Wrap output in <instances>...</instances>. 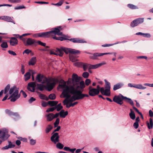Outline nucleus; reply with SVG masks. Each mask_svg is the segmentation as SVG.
<instances>
[{
	"instance_id": "30",
	"label": "nucleus",
	"mask_w": 153,
	"mask_h": 153,
	"mask_svg": "<svg viewBox=\"0 0 153 153\" xmlns=\"http://www.w3.org/2000/svg\"><path fill=\"white\" fill-rule=\"evenodd\" d=\"M58 103V101H48V104L50 105L51 106H55Z\"/></svg>"
},
{
	"instance_id": "41",
	"label": "nucleus",
	"mask_w": 153,
	"mask_h": 153,
	"mask_svg": "<svg viewBox=\"0 0 153 153\" xmlns=\"http://www.w3.org/2000/svg\"><path fill=\"white\" fill-rule=\"evenodd\" d=\"M64 1L63 0H61L58 3L56 4L52 3L51 4L53 5L57 6H61L63 3Z\"/></svg>"
},
{
	"instance_id": "61",
	"label": "nucleus",
	"mask_w": 153,
	"mask_h": 153,
	"mask_svg": "<svg viewBox=\"0 0 153 153\" xmlns=\"http://www.w3.org/2000/svg\"><path fill=\"white\" fill-rule=\"evenodd\" d=\"M21 71L22 72V74H24L25 72V66L23 64H21Z\"/></svg>"
},
{
	"instance_id": "22",
	"label": "nucleus",
	"mask_w": 153,
	"mask_h": 153,
	"mask_svg": "<svg viewBox=\"0 0 153 153\" xmlns=\"http://www.w3.org/2000/svg\"><path fill=\"white\" fill-rule=\"evenodd\" d=\"M79 93V97H80V100L83 99L85 97H89V94L88 95L86 94H83L82 93V91L80 90H78V91H77Z\"/></svg>"
},
{
	"instance_id": "47",
	"label": "nucleus",
	"mask_w": 153,
	"mask_h": 153,
	"mask_svg": "<svg viewBox=\"0 0 153 153\" xmlns=\"http://www.w3.org/2000/svg\"><path fill=\"white\" fill-rule=\"evenodd\" d=\"M128 7L132 9H135L137 8V7L136 6L130 4H128Z\"/></svg>"
},
{
	"instance_id": "16",
	"label": "nucleus",
	"mask_w": 153,
	"mask_h": 153,
	"mask_svg": "<svg viewBox=\"0 0 153 153\" xmlns=\"http://www.w3.org/2000/svg\"><path fill=\"white\" fill-rule=\"evenodd\" d=\"M63 112V111H61L59 113H56L55 114H53V118L54 119L57 117L59 115H60V116L61 117H62V118H65V117L68 115V113L67 111H66L65 113V114H64V115H62V114Z\"/></svg>"
},
{
	"instance_id": "3",
	"label": "nucleus",
	"mask_w": 153,
	"mask_h": 153,
	"mask_svg": "<svg viewBox=\"0 0 153 153\" xmlns=\"http://www.w3.org/2000/svg\"><path fill=\"white\" fill-rule=\"evenodd\" d=\"M56 51L60 53V56H63L64 52L67 54L68 53L73 54H79L80 53V51L79 50L64 47H61L60 48H56Z\"/></svg>"
},
{
	"instance_id": "23",
	"label": "nucleus",
	"mask_w": 153,
	"mask_h": 153,
	"mask_svg": "<svg viewBox=\"0 0 153 153\" xmlns=\"http://www.w3.org/2000/svg\"><path fill=\"white\" fill-rule=\"evenodd\" d=\"M16 91H18V95H19L18 89L15 86H14L10 88L9 92V94H12L14 92H15Z\"/></svg>"
},
{
	"instance_id": "11",
	"label": "nucleus",
	"mask_w": 153,
	"mask_h": 153,
	"mask_svg": "<svg viewBox=\"0 0 153 153\" xmlns=\"http://www.w3.org/2000/svg\"><path fill=\"white\" fill-rule=\"evenodd\" d=\"M20 97V95H18V91H16L15 92H14L12 94H11L8 99H10V100L11 102H14Z\"/></svg>"
},
{
	"instance_id": "25",
	"label": "nucleus",
	"mask_w": 153,
	"mask_h": 153,
	"mask_svg": "<svg viewBox=\"0 0 153 153\" xmlns=\"http://www.w3.org/2000/svg\"><path fill=\"white\" fill-rule=\"evenodd\" d=\"M122 97L123 99H125L124 100H125L127 102L129 103L133 107L134 106V103L131 99L127 98L126 97Z\"/></svg>"
},
{
	"instance_id": "59",
	"label": "nucleus",
	"mask_w": 153,
	"mask_h": 153,
	"mask_svg": "<svg viewBox=\"0 0 153 153\" xmlns=\"http://www.w3.org/2000/svg\"><path fill=\"white\" fill-rule=\"evenodd\" d=\"M12 115L18 118L19 119L20 117V116L18 113L17 112H12Z\"/></svg>"
},
{
	"instance_id": "26",
	"label": "nucleus",
	"mask_w": 153,
	"mask_h": 153,
	"mask_svg": "<svg viewBox=\"0 0 153 153\" xmlns=\"http://www.w3.org/2000/svg\"><path fill=\"white\" fill-rule=\"evenodd\" d=\"M46 117L48 121H51L54 119L53 114L52 113L48 114L46 115Z\"/></svg>"
},
{
	"instance_id": "8",
	"label": "nucleus",
	"mask_w": 153,
	"mask_h": 153,
	"mask_svg": "<svg viewBox=\"0 0 153 153\" xmlns=\"http://www.w3.org/2000/svg\"><path fill=\"white\" fill-rule=\"evenodd\" d=\"M36 79L39 82H41L42 83H45L48 82V79L44 77L43 75H41L40 74H38L36 76Z\"/></svg>"
},
{
	"instance_id": "12",
	"label": "nucleus",
	"mask_w": 153,
	"mask_h": 153,
	"mask_svg": "<svg viewBox=\"0 0 153 153\" xmlns=\"http://www.w3.org/2000/svg\"><path fill=\"white\" fill-rule=\"evenodd\" d=\"M112 54V53H94L92 56H90V58L92 59H98V57L102 56L104 55L107 54Z\"/></svg>"
},
{
	"instance_id": "13",
	"label": "nucleus",
	"mask_w": 153,
	"mask_h": 153,
	"mask_svg": "<svg viewBox=\"0 0 153 153\" xmlns=\"http://www.w3.org/2000/svg\"><path fill=\"white\" fill-rule=\"evenodd\" d=\"M62 34L61 35V36H62V37H56V36H54L53 37V38L54 39L56 40H60V41H62L63 40H68L69 38H70V37L68 35H65L62 34ZM59 35V36H60Z\"/></svg>"
},
{
	"instance_id": "49",
	"label": "nucleus",
	"mask_w": 153,
	"mask_h": 153,
	"mask_svg": "<svg viewBox=\"0 0 153 153\" xmlns=\"http://www.w3.org/2000/svg\"><path fill=\"white\" fill-rule=\"evenodd\" d=\"M99 67L98 64L90 65V69H95Z\"/></svg>"
},
{
	"instance_id": "51",
	"label": "nucleus",
	"mask_w": 153,
	"mask_h": 153,
	"mask_svg": "<svg viewBox=\"0 0 153 153\" xmlns=\"http://www.w3.org/2000/svg\"><path fill=\"white\" fill-rule=\"evenodd\" d=\"M80 86V89H83L85 87V83L83 81H81L79 83Z\"/></svg>"
},
{
	"instance_id": "9",
	"label": "nucleus",
	"mask_w": 153,
	"mask_h": 153,
	"mask_svg": "<svg viewBox=\"0 0 153 153\" xmlns=\"http://www.w3.org/2000/svg\"><path fill=\"white\" fill-rule=\"evenodd\" d=\"M144 21L143 18H138L134 20L131 22L130 25L131 27H133L137 26L138 25L142 23Z\"/></svg>"
},
{
	"instance_id": "24",
	"label": "nucleus",
	"mask_w": 153,
	"mask_h": 153,
	"mask_svg": "<svg viewBox=\"0 0 153 153\" xmlns=\"http://www.w3.org/2000/svg\"><path fill=\"white\" fill-rule=\"evenodd\" d=\"M146 124L148 129H151L153 127V122L152 118H150L149 119V122L148 121H147Z\"/></svg>"
},
{
	"instance_id": "21",
	"label": "nucleus",
	"mask_w": 153,
	"mask_h": 153,
	"mask_svg": "<svg viewBox=\"0 0 153 153\" xmlns=\"http://www.w3.org/2000/svg\"><path fill=\"white\" fill-rule=\"evenodd\" d=\"M80 77H78L77 75L75 74H74L72 76V81L73 82H78L80 80Z\"/></svg>"
},
{
	"instance_id": "19",
	"label": "nucleus",
	"mask_w": 153,
	"mask_h": 153,
	"mask_svg": "<svg viewBox=\"0 0 153 153\" xmlns=\"http://www.w3.org/2000/svg\"><path fill=\"white\" fill-rule=\"evenodd\" d=\"M124 85V84L123 82H120L117 83L114 86L113 90L114 91H116L117 90L121 88Z\"/></svg>"
},
{
	"instance_id": "57",
	"label": "nucleus",
	"mask_w": 153,
	"mask_h": 153,
	"mask_svg": "<svg viewBox=\"0 0 153 153\" xmlns=\"http://www.w3.org/2000/svg\"><path fill=\"white\" fill-rule=\"evenodd\" d=\"M36 43H37L39 45L43 46H45L46 45V44L45 43H43L40 41H38L36 42Z\"/></svg>"
},
{
	"instance_id": "56",
	"label": "nucleus",
	"mask_w": 153,
	"mask_h": 153,
	"mask_svg": "<svg viewBox=\"0 0 153 153\" xmlns=\"http://www.w3.org/2000/svg\"><path fill=\"white\" fill-rule=\"evenodd\" d=\"M55 110V108L54 107L49 108H48L46 111V112H52L54 110Z\"/></svg>"
},
{
	"instance_id": "38",
	"label": "nucleus",
	"mask_w": 153,
	"mask_h": 153,
	"mask_svg": "<svg viewBox=\"0 0 153 153\" xmlns=\"http://www.w3.org/2000/svg\"><path fill=\"white\" fill-rule=\"evenodd\" d=\"M55 109H56L57 111H60L63 108L62 106L61 105V104L59 103L57 105H56L54 106Z\"/></svg>"
},
{
	"instance_id": "15",
	"label": "nucleus",
	"mask_w": 153,
	"mask_h": 153,
	"mask_svg": "<svg viewBox=\"0 0 153 153\" xmlns=\"http://www.w3.org/2000/svg\"><path fill=\"white\" fill-rule=\"evenodd\" d=\"M48 82L47 86L45 87L46 89L48 91H51L53 88L56 85V83L53 82L49 83L48 81Z\"/></svg>"
},
{
	"instance_id": "48",
	"label": "nucleus",
	"mask_w": 153,
	"mask_h": 153,
	"mask_svg": "<svg viewBox=\"0 0 153 153\" xmlns=\"http://www.w3.org/2000/svg\"><path fill=\"white\" fill-rule=\"evenodd\" d=\"M64 147V145L60 143H58L56 145V147L57 148L59 149H62Z\"/></svg>"
},
{
	"instance_id": "46",
	"label": "nucleus",
	"mask_w": 153,
	"mask_h": 153,
	"mask_svg": "<svg viewBox=\"0 0 153 153\" xmlns=\"http://www.w3.org/2000/svg\"><path fill=\"white\" fill-rule=\"evenodd\" d=\"M28 87L34 88L36 87V85L35 82H32L29 83L28 84Z\"/></svg>"
},
{
	"instance_id": "1",
	"label": "nucleus",
	"mask_w": 153,
	"mask_h": 153,
	"mask_svg": "<svg viewBox=\"0 0 153 153\" xmlns=\"http://www.w3.org/2000/svg\"><path fill=\"white\" fill-rule=\"evenodd\" d=\"M78 91V90L76 89L74 86L71 87L66 92L67 95H65L64 94H62L63 95V97L68 98L69 102L71 103L76 100H80L79 93L77 92Z\"/></svg>"
},
{
	"instance_id": "32",
	"label": "nucleus",
	"mask_w": 153,
	"mask_h": 153,
	"mask_svg": "<svg viewBox=\"0 0 153 153\" xmlns=\"http://www.w3.org/2000/svg\"><path fill=\"white\" fill-rule=\"evenodd\" d=\"M69 57L70 60L72 62H74L77 61V59L73 54L70 53Z\"/></svg>"
},
{
	"instance_id": "40",
	"label": "nucleus",
	"mask_w": 153,
	"mask_h": 153,
	"mask_svg": "<svg viewBox=\"0 0 153 153\" xmlns=\"http://www.w3.org/2000/svg\"><path fill=\"white\" fill-rule=\"evenodd\" d=\"M28 139H30V143L31 145H34L36 143V140L32 139H30V137H28Z\"/></svg>"
},
{
	"instance_id": "42",
	"label": "nucleus",
	"mask_w": 153,
	"mask_h": 153,
	"mask_svg": "<svg viewBox=\"0 0 153 153\" xmlns=\"http://www.w3.org/2000/svg\"><path fill=\"white\" fill-rule=\"evenodd\" d=\"M10 88V85L8 84L5 87L4 90V94H7V93L9 91Z\"/></svg>"
},
{
	"instance_id": "39",
	"label": "nucleus",
	"mask_w": 153,
	"mask_h": 153,
	"mask_svg": "<svg viewBox=\"0 0 153 153\" xmlns=\"http://www.w3.org/2000/svg\"><path fill=\"white\" fill-rule=\"evenodd\" d=\"M25 81H27L30 77V74L29 72H27L25 75Z\"/></svg>"
},
{
	"instance_id": "17",
	"label": "nucleus",
	"mask_w": 153,
	"mask_h": 153,
	"mask_svg": "<svg viewBox=\"0 0 153 153\" xmlns=\"http://www.w3.org/2000/svg\"><path fill=\"white\" fill-rule=\"evenodd\" d=\"M1 19L7 22H11L15 24V22L10 16H3L1 17Z\"/></svg>"
},
{
	"instance_id": "52",
	"label": "nucleus",
	"mask_w": 153,
	"mask_h": 153,
	"mask_svg": "<svg viewBox=\"0 0 153 153\" xmlns=\"http://www.w3.org/2000/svg\"><path fill=\"white\" fill-rule=\"evenodd\" d=\"M89 76V73L87 72H84L82 74V76L84 78H88Z\"/></svg>"
},
{
	"instance_id": "50",
	"label": "nucleus",
	"mask_w": 153,
	"mask_h": 153,
	"mask_svg": "<svg viewBox=\"0 0 153 153\" xmlns=\"http://www.w3.org/2000/svg\"><path fill=\"white\" fill-rule=\"evenodd\" d=\"M59 118H57L55 122L54 123V127L55 128L58 125L59 123Z\"/></svg>"
},
{
	"instance_id": "58",
	"label": "nucleus",
	"mask_w": 153,
	"mask_h": 153,
	"mask_svg": "<svg viewBox=\"0 0 153 153\" xmlns=\"http://www.w3.org/2000/svg\"><path fill=\"white\" fill-rule=\"evenodd\" d=\"M55 51L56 52V53H55L53 51H51L50 52L51 54H53L56 55H59L60 56V53L58 51H56V49Z\"/></svg>"
},
{
	"instance_id": "36",
	"label": "nucleus",
	"mask_w": 153,
	"mask_h": 153,
	"mask_svg": "<svg viewBox=\"0 0 153 153\" xmlns=\"http://www.w3.org/2000/svg\"><path fill=\"white\" fill-rule=\"evenodd\" d=\"M135 88L140 89H145L146 87L143 86L141 84H135Z\"/></svg>"
},
{
	"instance_id": "31",
	"label": "nucleus",
	"mask_w": 153,
	"mask_h": 153,
	"mask_svg": "<svg viewBox=\"0 0 153 153\" xmlns=\"http://www.w3.org/2000/svg\"><path fill=\"white\" fill-rule=\"evenodd\" d=\"M1 134V136L0 137L3 138H4L5 137L7 138L9 136V135L6 132L0 130V134Z\"/></svg>"
},
{
	"instance_id": "37",
	"label": "nucleus",
	"mask_w": 153,
	"mask_h": 153,
	"mask_svg": "<svg viewBox=\"0 0 153 153\" xmlns=\"http://www.w3.org/2000/svg\"><path fill=\"white\" fill-rule=\"evenodd\" d=\"M16 36L17 38H19L21 40H22V41L23 42L24 44H25L26 43V39L23 38V37L24 36H22V35L20 36L19 34H16Z\"/></svg>"
},
{
	"instance_id": "4",
	"label": "nucleus",
	"mask_w": 153,
	"mask_h": 153,
	"mask_svg": "<svg viewBox=\"0 0 153 153\" xmlns=\"http://www.w3.org/2000/svg\"><path fill=\"white\" fill-rule=\"evenodd\" d=\"M105 83V89L103 87L100 88V93L102 95L107 96L109 97L110 96L111 85L110 83L108 82L106 79L104 80Z\"/></svg>"
},
{
	"instance_id": "27",
	"label": "nucleus",
	"mask_w": 153,
	"mask_h": 153,
	"mask_svg": "<svg viewBox=\"0 0 153 153\" xmlns=\"http://www.w3.org/2000/svg\"><path fill=\"white\" fill-rule=\"evenodd\" d=\"M36 58L35 57H33L31 58L28 62L29 65H33L36 63Z\"/></svg>"
},
{
	"instance_id": "63",
	"label": "nucleus",
	"mask_w": 153,
	"mask_h": 153,
	"mask_svg": "<svg viewBox=\"0 0 153 153\" xmlns=\"http://www.w3.org/2000/svg\"><path fill=\"white\" fill-rule=\"evenodd\" d=\"M68 102H69L68 99L67 98L65 99L63 102L64 105H67L68 104Z\"/></svg>"
},
{
	"instance_id": "20",
	"label": "nucleus",
	"mask_w": 153,
	"mask_h": 153,
	"mask_svg": "<svg viewBox=\"0 0 153 153\" xmlns=\"http://www.w3.org/2000/svg\"><path fill=\"white\" fill-rule=\"evenodd\" d=\"M68 40L73 42L74 43H83L86 42L82 39H79L78 38H75L69 39Z\"/></svg>"
},
{
	"instance_id": "2",
	"label": "nucleus",
	"mask_w": 153,
	"mask_h": 153,
	"mask_svg": "<svg viewBox=\"0 0 153 153\" xmlns=\"http://www.w3.org/2000/svg\"><path fill=\"white\" fill-rule=\"evenodd\" d=\"M60 28V27H59L55 28L53 30L51 31L36 33L33 34V36L34 38L42 37L46 38L50 37L51 36H52L53 34L58 35H61L62 34V33L60 31L59 28Z\"/></svg>"
},
{
	"instance_id": "7",
	"label": "nucleus",
	"mask_w": 153,
	"mask_h": 153,
	"mask_svg": "<svg viewBox=\"0 0 153 153\" xmlns=\"http://www.w3.org/2000/svg\"><path fill=\"white\" fill-rule=\"evenodd\" d=\"M123 97L124 96L121 94L118 96H115L113 97V101L114 102L121 105L123 103V100H125V99L123 98Z\"/></svg>"
},
{
	"instance_id": "5",
	"label": "nucleus",
	"mask_w": 153,
	"mask_h": 153,
	"mask_svg": "<svg viewBox=\"0 0 153 153\" xmlns=\"http://www.w3.org/2000/svg\"><path fill=\"white\" fill-rule=\"evenodd\" d=\"M59 83L60 84L59 85L58 87L59 88L63 89L62 94H64L65 95H67L66 92L68 90L70 89L71 87H73L74 86V85H67L66 82L62 79L60 80L59 82Z\"/></svg>"
},
{
	"instance_id": "34",
	"label": "nucleus",
	"mask_w": 153,
	"mask_h": 153,
	"mask_svg": "<svg viewBox=\"0 0 153 153\" xmlns=\"http://www.w3.org/2000/svg\"><path fill=\"white\" fill-rule=\"evenodd\" d=\"M53 128V126L51 125H48L45 129V132L46 134L48 133Z\"/></svg>"
},
{
	"instance_id": "55",
	"label": "nucleus",
	"mask_w": 153,
	"mask_h": 153,
	"mask_svg": "<svg viewBox=\"0 0 153 153\" xmlns=\"http://www.w3.org/2000/svg\"><path fill=\"white\" fill-rule=\"evenodd\" d=\"M91 83V80L89 79H86L85 81V84L87 86H88Z\"/></svg>"
},
{
	"instance_id": "54",
	"label": "nucleus",
	"mask_w": 153,
	"mask_h": 153,
	"mask_svg": "<svg viewBox=\"0 0 153 153\" xmlns=\"http://www.w3.org/2000/svg\"><path fill=\"white\" fill-rule=\"evenodd\" d=\"M12 111H11L10 110L7 109L5 110V112L6 114H8L9 116H12Z\"/></svg>"
},
{
	"instance_id": "44",
	"label": "nucleus",
	"mask_w": 153,
	"mask_h": 153,
	"mask_svg": "<svg viewBox=\"0 0 153 153\" xmlns=\"http://www.w3.org/2000/svg\"><path fill=\"white\" fill-rule=\"evenodd\" d=\"M8 1L12 3H19L21 2V0H8Z\"/></svg>"
},
{
	"instance_id": "45",
	"label": "nucleus",
	"mask_w": 153,
	"mask_h": 153,
	"mask_svg": "<svg viewBox=\"0 0 153 153\" xmlns=\"http://www.w3.org/2000/svg\"><path fill=\"white\" fill-rule=\"evenodd\" d=\"M56 98V96L55 95L53 94H50L48 96L49 99L50 100H55Z\"/></svg>"
},
{
	"instance_id": "33",
	"label": "nucleus",
	"mask_w": 153,
	"mask_h": 153,
	"mask_svg": "<svg viewBox=\"0 0 153 153\" xmlns=\"http://www.w3.org/2000/svg\"><path fill=\"white\" fill-rule=\"evenodd\" d=\"M130 110L131 112L129 114L130 117L132 120H134L135 118V115L134 112L131 109H130Z\"/></svg>"
},
{
	"instance_id": "62",
	"label": "nucleus",
	"mask_w": 153,
	"mask_h": 153,
	"mask_svg": "<svg viewBox=\"0 0 153 153\" xmlns=\"http://www.w3.org/2000/svg\"><path fill=\"white\" fill-rule=\"evenodd\" d=\"M143 37L147 38H150L151 37L150 34L149 33H143Z\"/></svg>"
},
{
	"instance_id": "43",
	"label": "nucleus",
	"mask_w": 153,
	"mask_h": 153,
	"mask_svg": "<svg viewBox=\"0 0 153 153\" xmlns=\"http://www.w3.org/2000/svg\"><path fill=\"white\" fill-rule=\"evenodd\" d=\"M1 46L2 48H6L8 47V45L6 42H3L1 45Z\"/></svg>"
},
{
	"instance_id": "64",
	"label": "nucleus",
	"mask_w": 153,
	"mask_h": 153,
	"mask_svg": "<svg viewBox=\"0 0 153 153\" xmlns=\"http://www.w3.org/2000/svg\"><path fill=\"white\" fill-rule=\"evenodd\" d=\"M36 100V99L33 97H31L30 99L28 101L30 103H32L33 102Z\"/></svg>"
},
{
	"instance_id": "60",
	"label": "nucleus",
	"mask_w": 153,
	"mask_h": 153,
	"mask_svg": "<svg viewBox=\"0 0 153 153\" xmlns=\"http://www.w3.org/2000/svg\"><path fill=\"white\" fill-rule=\"evenodd\" d=\"M18 138L21 141H23L24 142H27V139L25 138H22V137H19Z\"/></svg>"
},
{
	"instance_id": "29",
	"label": "nucleus",
	"mask_w": 153,
	"mask_h": 153,
	"mask_svg": "<svg viewBox=\"0 0 153 153\" xmlns=\"http://www.w3.org/2000/svg\"><path fill=\"white\" fill-rule=\"evenodd\" d=\"M37 89L41 91H43L45 88L46 86L42 84H37Z\"/></svg>"
},
{
	"instance_id": "10",
	"label": "nucleus",
	"mask_w": 153,
	"mask_h": 153,
	"mask_svg": "<svg viewBox=\"0 0 153 153\" xmlns=\"http://www.w3.org/2000/svg\"><path fill=\"white\" fill-rule=\"evenodd\" d=\"M52 134L53 135L51 137V140L54 144H56L59 141V134L56 132Z\"/></svg>"
},
{
	"instance_id": "28",
	"label": "nucleus",
	"mask_w": 153,
	"mask_h": 153,
	"mask_svg": "<svg viewBox=\"0 0 153 153\" xmlns=\"http://www.w3.org/2000/svg\"><path fill=\"white\" fill-rule=\"evenodd\" d=\"M82 66L83 70L84 71H86L88 69H90V64L83 63H82Z\"/></svg>"
},
{
	"instance_id": "18",
	"label": "nucleus",
	"mask_w": 153,
	"mask_h": 153,
	"mask_svg": "<svg viewBox=\"0 0 153 153\" xmlns=\"http://www.w3.org/2000/svg\"><path fill=\"white\" fill-rule=\"evenodd\" d=\"M10 45L13 46H14L18 44V40L15 37H12L10 38L9 41Z\"/></svg>"
},
{
	"instance_id": "14",
	"label": "nucleus",
	"mask_w": 153,
	"mask_h": 153,
	"mask_svg": "<svg viewBox=\"0 0 153 153\" xmlns=\"http://www.w3.org/2000/svg\"><path fill=\"white\" fill-rule=\"evenodd\" d=\"M36 43V41L31 38H29L26 40V43L24 44L25 45H31Z\"/></svg>"
},
{
	"instance_id": "6",
	"label": "nucleus",
	"mask_w": 153,
	"mask_h": 153,
	"mask_svg": "<svg viewBox=\"0 0 153 153\" xmlns=\"http://www.w3.org/2000/svg\"><path fill=\"white\" fill-rule=\"evenodd\" d=\"M88 93L89 95L92 97H94L98 94L100 92V89L92 88L91 86H90L88 88Z\"/></svg>"
},
{
	"instance_id": "35",
	"label": "nucleus",
	"mask_w": 153,
	"mask_h": 153,
	"mask_svg": "<svg viewBox=\"0 0 153 153\" xmlns=\"http://www.w3.org/2000/svg\"><path fill=\"white\" fill-rule=\"evenodd\" d=\"M39 97L41 100H45L48 101L49 100V98L45 95L40 94L39 95Z\"/></svg>"
},
{
	"instance_id": "53",
	"label": "nucleus",
	"mask_w": 153,
	"mask_h": 153,
	"mask_svg": "<svg viewBox=\"0 0 153 153\" xmlns=\"http://www.w3.org/2000/svg\"><path fill=\"white\" fill-rule=\"evenodd\" d=\"M8 143L9 144L8 145V146L9 149L13 148L15 146V145L13 144L11 141H9Z\"/></svg>"
}]
</instances>
